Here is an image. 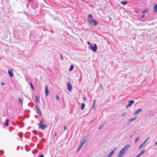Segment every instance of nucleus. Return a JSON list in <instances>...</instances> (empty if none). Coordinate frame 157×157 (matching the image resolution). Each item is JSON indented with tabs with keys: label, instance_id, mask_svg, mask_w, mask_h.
<instances>
[{
	"label": "nucleus",
	"instance_id": "20",
	"mask_svg": "<svg viewBox=\"0 0 157 157\" xmlns=\"http://www.w3.org/2000/svg\"><path fill=\"white\" fill-rule=\"evenodd\" d=\"M85 106V105L84 103H82L81 109H83L84 108Z\"/></svg>",
	"mask_w": 157,
	"mask_h": 157
},
{
	"label": "nucleus",
	"instance_id": "39",
	"mask_svg": "<svg viewBox=\"0 0 157 157\" xmlns=\"http://www.w3.org/2000/svg\"><path fill=\"white\" fill-rule=\"evenodd\" d=\"M60 56H61V58L62 59V60H63V57L61 54L60 55Z\"/></svg>",
	"mask_w": 157,
	"mask_h": 157
},
{
	"label": "nucleus",
	"instance_id": "10",
	"mask_svg": "<svg viewBox=\"0 0 157 157\" xmlns=\"http://www.w3.org/2000/svg\"><path fill=\"white\" fill-rule=\"evenodd\" d=\"M142 111V110L141 109H137L135 112L134 113V115H136L140 113Z\"/></svg>",
	"mask_w": 157,
	"mask_h": 157
},
{
	"label": "nucleus",
	"instance_id": "47",
	"mask_svg": "<svg viewBox=\"0 0 157 157\" xmlns=\"http://www.w3.org/2000/svg\"><path fill=\"white\" fill-rule=\"evenodd\" d=\"M29 2H31V0H28Z\"/></svg>",
	"mask_w": 157,
	"mask_h": 157
},
{
	"label": "nucleus",
	"instance_id": "42",
	"mask_svg": "<svg viewBox=\"0 0 157 157\" xmlns=\"http://www.w3.org/2000/svg\"><path fill=\"white\" fill-rule=\"evenodd\" d=\"M130 105L128 104L127 105H126V108H128Z\"/></svg>",
	"mask_w": 157,
	"mask_h": 157
},
{
	"label": "nucleus",
	"instance_id": "12",
	"mask_svg": "<svg viewBox=\"0 0 157 157\" xmlns=\"http://www.w3.org/2000/svg\"><path fill=\"white\" fill-rule=\"evenodd\" d=\"M86 140H87V139H86L85 138H83L81 140V141L80 143L83 145L84 144V143L86 141Z\"/></svg>",
	"mask_w": 157,
	"mask_h": 157
},
{
	"label": "nucleus",
	"instance_id": "46",
	"mask_svg": "<svg viewBox=\"0 0 157 157\" xmlns=\"http://www.w3.org/2000/svg\"><path fill=\"white\" fill-rule=\"evenodd\" d=\"M56 132H55V135H56Z\"/></svg>",
	"mask_w": 157,
	"mask_h": 157
},
{
	"label": "nucleus",
	"instance_id": "2",
	"mask_svg": "<svg viewBox=\"0 0 157 157\" xmlns=\"http://www.w3.org/2000/svg\"><path fill=\"white\" fill-rule=\"evenodd\" d=\"M90 48L93 52H95L97 48L96 44H91Z\"/></svg>",
	"mask_w": 157,
	"mask_h": 157
},
{
	"label": "nucleus",
	"instance_id": "27",
	"mask_svg": "<svg viewBox=\"0 0 157 157\" xmlns=\"http://www.w3.org/2000/svg\"><path fill=\"white\" fill-rule=\"evenodd\" d=\"M18 100H19V102L21 103V104H22V102H23L22 100H21V99L20 98H19Z\"/></svg>",
	"mask_w": 157,
	"mask_h": 157
},
{
	"label": "nucleus",
	"instance_id": "25",
	"mask_svg": "<svg viewBox=\"0 0 157 157\" xmlns=\"http://www.w3.org/2000/svg\"><path fill=\"white\" fill-rule=\"evenodd\" d=\"M35 101L36 102L38 101V98L37 96H35Z\"/></svg>",
	"mask_w": 157,
	"mask_h": 157
},
{
	"label": "nucleus",
	"instance_id": "31",
	"mask_svg": "<svg viewBox=\"0 0 157 157\" xmlns=\"http://www.w3.org/2000/svg\"><path fill=\"white\" fill-rule=\"evenodd\" d=\"M139 138L138 137L136 138L135 140V143L137 141L139 140Z\"/></svg>",
	"mask_w": 157,
	"mask_h": 157
},
{
	"label": "nucleus",
	"instance_id": "22",
	"mask_svg": "<svg viewBox=\"0 0 157 157\" xmlns=\"http://www.w3.org/2000/svg\"><path fill=\"white\" fill-rule=\"evenodd\" d=\"M148 11V10L147 9H145L142 12V13H147Z\"/></svg>",
	"mask_w": 157,
	"mask_h": 157
},
{
	"label": "nucleus",
	"instance_id": "1",
	"mask_svg": "<svg viewBox=\"0 0 157 157\" xmlns=\"http://www.w3.org/2000/svg\"><path fill=\"white\" fill-rule=\"evenodd\" d=\"M87 20L89 24L91 25L96 26L98 24V23L96 20L93 19H90V17H88Z\"/></svg>",
	"mask_w": 157,
	"mask_h": 157
},
{
	"label": "nucleus",
	"instance_id": "21",
	"mask_svg": "<svg viewBox=\"0 0 157 157\" xmlns=\"http://www.w3.org/2000/svg\"><path fill=\"white\" fill-rule=\"evenodd\" d=\"M104 124H102L99 127V128H98L99 129V130L101 129L103 127V126H104Z\"/></svg>",
	"mask_w": 157,
	"mask_h": 157
},
{
	"label": "nucleus",
	"instance_id": "7",
	"mask_svg": "<svg viewBox=\"0 0 157 157\" xmlns=\"http://www.w3.org/2000/svg\"><path fill=\"white\" fill-rule=\"evenodd\" d=\"M45 94L46 96H48L49 94V91L48 90V86L47 85H45Z\"/></svg>",
	"mask_w": 157,
	"mask_h": 157
},
{
	"label": "nucleus",
	"instance_id": "38",
	"mask_svg": "<svg viewBox=\"0 0 157 157\" xmlns=\"http://www.w3.org/2000/svg\"><path fill=\"white\" fill-rule=\"evenodd\" d=\"M83 100L84 101H86V97H84L83 98Z\"/></svg>",
	"mask_w": 157,
	"mask_h": 157
},
{
	"label": "nucleus",
	"instance_id": "37",
	"mask_svg": "<svg viewBox=\"0 0 157 157\" xmlns=\"http://www.w3.org/2000/svg\"><path fill=\"white\" fill-rule=\"evenodd\" d=\"M1 84L2 86L4 85H5V83L4 82H1Z\"/></svg>",
	"mask_w": 157,
	"mask_h": 157
},
{
	"label": "nucleus",
	"instance_id": "45",
	"mask_svg": "<svg viewBox=\"0 0 157 157\" xmlns=\"http://www.w3.org/2000/svg\"><path fill=\"white\" fill-rule=\"evenodd\" d=\"M117 149V148H116L115 147H114L113 149V150H116Z\"/></svg>",
	"mask_w": 157,
	"mask_h": 157
},
{
	"label": "nucleus",
	"instance_id": "16",
	"mask_svg": "<svg viewBox=\"0 0 157 157\" xmlns=\"http://www.w3.org/2000/svg\"><path fill=\"white\" fill-rule=\"evenodd\" d=\"M9 121V119H7L6 120V123L5 124V125L6 126H8L9 125L8 124V122Z\"/></svg>",
	"mask_w": 157,
	"mask_h": 157
},
{
	"label": "nucleus",
	"instance_id": "41",
	"mask_svg": "<svg viewBox=\"0 0 157 157\" xmlns=\"http://www.w3.org/2000/svg\"><path fill=\"white\" fill-rule=\"evenodd\" d=\"M87 43L89 45H90V44L91 45V44H90V42H89V41H87Z\"/></svg>",
	"mask_w": 157,
	"mask_h": 157
},
{
	"label": "nucleus",
	"instance_id": "4",
	"mask_svg": "<svg viewBox=\"0 0 157 157\" xmlns=\"http://www.w3.org/2000/svg\"><path fill=\"white\" fill-rule=\"evenodd\" d=\"M126 152L121 149L118 153L117 157H122Z\"/></svg>",
	"mask_w": 157,
	"mask_h": 157
},
{
	"label": "nucleus",
	"instance_id": "43",
	"mask_svg": "<svg viewBox=\"0 0 157 157\" xmlns=\"http://www.w3.org/2000/svg\"><path fill=\"white\" fill-rule=\"evenodd\" d=\"M145 16V15H142L141 16V18H144Z\"/></svg>",
	"mask_w": 157,
	"mask_h": 157
},
{
	"label": "nucleus",
	"instance_id": "40",
	"mask_svg": "<svg viewBox=\"0 0 157 157\" xmlns=\"http://www.w3.org/2000/svg\"><path fill=\"white\" fill-rule=\"evenodd\" d=\"M157 145V141H156L154 144V145L156 146Z\"/></svg>",
	"mask_w": 157,
	"mask_h": 157
},
{
	"label": "nucleus",
	"instance_id": "29",
	"mask_svg": "<svg viewBox=\"0 0 157 157\" xmlns=\"http://www.w3.org/2000/svg\"><path fill=\"white\" fill-rule=\"evenodd\" d=\"M144 144H143V143L141 144L139 147L138 148L139 149H140L144 145Z\"/></svg>",
	"mask_w": 157,
	"mask_h": 157
},
{
	"label": "nucleus",
	"instance_id": "26",
	"mask_svg": "<svg viewBox=\"0 0 157 157\" xmlns=\"http://www.w3.org/2000/svg\"><path fill=\"white\" fill-rule=\"evenodd\" d=\"M88 17H90V19H93V18L92 17V16L91 14H89L88 16Z\"/></svg>",
	"mask_w": 157,
	"mask_h": 157
},
{
	"label": "nucleus",
	"instance_id": "24",
	"mask_svg": "<svg viewBox=\"0 0 157 157\" xmlns=\"http://www.w3.org/2000/svg\"><path fill=\"white\" fill-rule=\"evenodd\" d=\"M149 139V137H147L145 140L143 142V144H144Z\"/></svg>",
	"mask_w": 157,
	"mask_h": 157
},
{
	"label": "nucleus",
	"instance_id": "11",
	"mask_svg": "<svg viewBox=\"0 0 157 157\" xmlns=\"http://www.w3.org/2000/svg\"><path fill=\"white\" fill-rule=\"evenodd\" d=\"M115 151L114 150L112 151L107 157H111L114 154Z\"/></svg>",
	"mask_w": 157,
	"mask_h": 157
},
{
	"label": "nucleus",
	"instance_id": "23",
	"mask_svg": "<svg viewBox=\"0 0 157 157\" xmlns=\"http://www.w3.org/2000/svg\"><path fill=\"white\" fill-rule=\"evenodd\" d=\"M95 100H94V103H93V105L92 107V109H94V106H95Z\"/></svg>",
	"mask_w": 157,
	"mask_h": 157
},
{
	"label": "nucleus",
	"instance_id": "28",
	"mask_svg": "<svg viewBox=\"0 0 157 157\" xmlns=\"http://www.w3.org/2000/svg\"><path fill=\"white\" fill-rule=\"evenodd\" d=\"M30 85L31 86V87L32 88V89L33 90H34V87H33V86L32 84V83L31 82H30Z\"/></svg>",
	"mask_w": 157,
	"mask_h": 157
},
{
	"label": "nucleus",
	"instance_id": "33",
	"mask_svg": "<svg viewBox=\"0 0 157 157\" xmlns=\"http://www.w3.org/2000/svg\"><path fill=\"white\" fill-rule=\"evenodd\" d=\"M126 114L125 112H124L121 115V117H123Z\"/></svg>",
	"mask_w": 157,
	"mask_h": 157
},
{
	"label": "nucleus",
	"instance_id": "9",
	"mask_svg": "<svg viewBox=\"0 0 157 157\" xmlns=\"http://www.w3.org/2000/svg\"><path fill=\"white\" fill-rule=\"evenodd\" d=\"M8 73L10 77H12L13 76V73L12 69L11 70L8 69Z\"/></svg>",
	"mask_w": 157,
	"mask_h": 157
},
{
	"label": "nucleus",
	"instance_id": "6",
	"mask_svg": "<svg viewBox=\"0 0 157 157\" xmlns=\"http://www.w3.org/2000/svg\"><path fill=\"white\" fill-rule=\"evenodd\" d=\"M35 107L37 110L36 112L40 116H41L42 114L40 110V109L39 108L37 105H35Z\"/></svg>",
	"mask_w": 157,
	"mask_h": 157
},
{
	"label": "nucleus",
	"instance_id": "13",
	"mask_svg": "<svg viewBox=\"0 0 157 157\" xmlns=\"http://www.w3.org/2000/svg\"><path fill=\"white\" fill-rule=\"evenodd\" d=\"M153 11L154 12L156 13L157 12V4L154 5Z\"/></svg>",
	"mask_w": 157,
	"mask_h": 157
},
{
	"label": "nucleus",
	"instance_id": "18",
	"mask_svg": "<svg viewBox=\"0 0 157 157\" xmlns=\"http://www.w3.org/2000/svg\"><path fill=\"white\" fill-rule=\"evenodd\" d=\"M136 119V117H134L133 118L130 119H129L128 120V121H129V122H132V121H134Z\"/></svg>",
	"mask_w": 157,
	"mask_h": 157
},
{
	"label": "nucleus",
	"instance_id": "36",
	"mask_svg": "<svg viewBox=\"0 0 157 157\" xmlns=\"http://www.w3.org/2000/svg\"><path fill=\"white\" fill-rule=\"evenodd\" d=\"M39 157H44V156L43 155L41 154L39 156Z\"/></svg>",
	"mask_w": 157,
	"mask_h": 157
},
{
	"label": "nucleus",
	"instance_id": "48",
	"mask_svg": "<svg viewBox=\"0 0 157 157\" xmlns=\"http://www.w3.org/2000/svg\"><path fill=\"white\" fill-rule=\"evenodd\" d=\"M36 80H37V78H36Z\"/></svg>",
	"mask_w": 157,
	"mask_h": 157
},
{
	"label": "nucleus",
	"instance_id": "44",
	"mask_svg": "<svg viewBox=\"0 0 157 157\" xmlns=\"http://www.w3.org/2000/svg\"><path fill=\"white\" fill-rule=\"evenodd\" d=\"M140 155L138 154L135 157H140Z\"/></svg>",
	"mask_w": 157,
	"mask_h": 157
},
{
	"label": "nucleus",
	"instance_id": "8",
	"mask_svg": "<svg viewBox=\"0 0 157 157\" xmlns=\"http://www.w3.org/2000/svg\"><path fill=\"white\" fill-rule=\"evenodd\" d=\"M67 86L68 90L69 91H71L72 90V86L70 82H69L67 83Z\"/></svg>",
	"mask_w": 157,
	"mask_h": 157
},
{
	"label": "nucleus",
	"instance_id": "34",
	"mask_svg": "<svg viewBox=\"0 0 157 157\" xmlns=\"http://www.w3.org/2000/svg\"><path fill=\"white\" fill-rule=\"evenodd\" d=\"M63 128L64 129V130H66V125H64Z\"/></svg>",
	"mask_w": 157,
	"mask_h": 157
},
{
	"label": "nucleus",
	"instance_id": "30",
	"mask_svg": "<svg viewBox=\"0 0 157 157\" xmlns=\"http://www.w3.org/2000/svg\"><path fill=\"white\" fill-rule=\"evenodd\" d=\"M83 145L82 144H81V143H80V144L79 145V147L80 148H81V147H82Z\"/></svg>",
	"mask_w": 157,
	"mask_h": 157
},
{
	"label": "nucleus",
	"instance_id": "5",
	"mask_svg": "<svg viewBox=\"0 0 157 157\" xmlns=\"http://www.w3.org/2000/svg\"><path fill=\"white\" fill-rule=\"evenodd\" d=\"M130 146V144H126L125 146H124L121 149L122 151H124L125 152H126L128 150V149L129 148Z\"/></svg>",
	"mask_w": 157,
	"mask_h": 157
},
{
	"label": "nucleus",
	"instance_id": "19",
	"mask_svg": "<svg viewBox=\"0 0 157 157\" xmlns=\"http://www.w3.org/2000/svg\"><path fill=\"white\" fill-rule=\"evenodd\" d=\"M121 4L123 5H125L126 4L128 3V2L127 1H121Z\"/></svg>",
	"mask_w": 157,
	"mask_h": 157
},
{
	"label": "nucleus",
	"instance_id": "14",
	"mask_svg": "<svg viewBox=\"0 0 157 157\" xmlns=\"http://www.w3.org/2000/svg\"><path fill=\"white\" fill-rule=\"evenodd\" d=\"M134 101L133 100H130L128 101V104L130 106H131L132 104L134 103Z\"/></svg>",
	"mask_w": 157,
	"mask_h": 157
},
{
	"label": "nucleus",
	"instance_id": "3",
	"mask_svg": "<svg viewBox=\"0 0 157 157\" xmlns=\"http://www.w3.org/2000/svg\"><path fill=\"white\" fill-rule=\"evenodd\" d=\"M47 127V125L40 122L39 124V128L42 130H44Z\"/></svg>",
	"mask_w": 157,
	"mask_h": 157
},
{
	"label": "nucleus",
	"instance_id": "15",
	"mask_svg": "<svg viewBox=\"0 0 157 157\" xmlns=\"http://www.w3.org/2000/svg\"><path fill=\"white\" fill-rule=\"evenodd\" d=\"M146 150L144 149L142 151H141L139 154L140 156L142 155L144 153L146 152Z\"/></svg>",
	"mask_w": 157,
	"mask_h": 157
},
{
	"label": "nucleus",
	"instance_id": "17",
	"mask_svg": "<svg viewBox=\"0 0 157 157\" xmlns=\"http://www.w3.org/2000/svg\"><path fill=\"white\" fill-rule=\"evenodd\" d=\"M74 67L73 66V65H71V66H70V68L69 69V71H72L73 68H74Z\"/></svg>",
	"mask_w": 157,
	"mask_h": 157
},
{
	"label": "nucleus",
	"instance_id": "35",
	"mask_svg": "<svg viewBox=\"0 0 157 157\" xmlns=\"http://www.w3.org/2000/svg\"><path fill=\"white\" fill-rule=\"evenodd\" d=\"M81 148H80L78 146V148L77 149V151H78Z\"/></svg>",
	"mask_w": 157,
	"mask_h": 157
},
{
	"label": "nucleus",
	"instance_id": "32",
	"mask_svg": "<svg viewBox=\"0 0 157 157\" xmlns=\"http://www.w3.org/2000/svg\"><path fill=\"white\" fill-rule=\"evenodd\" d=\"M56 99L57 100H59V96H58V95H56Z\"/></svg>",
	"mask_w": 157,
	"mask_h": 157
}]
</instances>
